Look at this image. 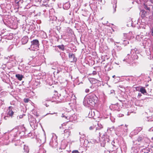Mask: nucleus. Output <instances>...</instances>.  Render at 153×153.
<instances>
[{
    "label": "nucleus",
    "mask_w": 153,
    "mask_h": 153,
    "mask_svg": "<svg viewBox=\"0 0 153 153\" xmlns=\"http://www.w3.org/2000/svg\"><path fill=\"white\" fill-rule=\"evenodd\" d=\"M97 98L96 95L94 94H91L90 96L85 97L83 102L84 105L87 107L88 105L93 106L97 102Z\"/></svg>",
    "instance_id": "1"
},
{
    "label": "nucleus",
    "mask_w": 153,
    "mask_h": 153,
    "mask_svg": "<svg viewBox=\"0 0 153 153\" xmlns=\"http://www.w3.org/2000/svg\"><path fill=\"white\" fill-rule=\"evenodd\" d=\"M31 45L29 49L31 51H35L38 49L39 48V41L37 39L33 40L31 42Z\"/></svg>",
    "instance_id": "2"
},
{
    "label": "nucleus",
    "mask_w": 153,
    "mask_h": 153,
    "mask_svg": "<svg viewBox=\"0 0 153 153\" xmlns=\"http://www.w3.org/2000/svg\"><path fill=\"white\" fill-rule=\"evenodd\" d=\"M50 145L53 148H56L58 145L57 137L55 135H53L49 143Z\"/></svg>",
    "instance_id": "3"
},
{
    "label": "nucleus",
    "mask_w": 153,
    "mask_h": 153,
    "mask_svg": "<svg viewBox=\"0 0 153 153\" xmlns=\"http://www.w3.org/2000/svg\"><path fill=\"white\" fill-rule=\"evenodd\" d=\"M69 114V113L66 112L64 114H62L61 117H65V118L67 119V120H69L70 121H75L76 119V118H73V116H69L68 115Z\"/></svg>",
    "instance_id": "4"
},
{
    "label": "nucleus",
    "mask_w": 153,
    "mask_h": 153,
    "mask_svg": "<svg viewBox=\"0 0 153 153\" xmlns=\"http://www.w3.org/2000/svg\"><path fill=\"white\" fill-rule=\"evenodd\" d=\"M71 129H72L71 128H69L68 129H65L64 131V135L66 137H68L71 133V131L70 130Z\"/></svg>",
    "instance_id": "5"
},
{
    "label": "nucleus",
    "mask_w": 153,
    "mask_h": 153,
    "mask_svg": "<svg viewBox=\"0 0 153 153\" xmlns=\"http://www.w3.org/2000/svg\"><path fill=\"white\" fill-rule=\"evenodd\" d=\"M69 57L70 59V61L71 62L76 61V59L75 58L74 55L73 53H69Z\"/></svg>",
    "instance_id": "6"
},
{
    "label": "nucleus",
    "mask_w": 153,
    "mask_h": 153,
    "mask_svg": "<svg viewBox=\"0 0 153 153\" xmlns=\"http://www.w3.org/2000/svg\"><path fill=\"white\" fill-rule=\"evenodd\" d=\"M28 41V38L27 36L23 37L21 41L23 44L26 43Z\"/></svg>",
    "instance_id": "7"
},
{
    "label": "nucleus",
    "mask_w": 153,
    "mask_h": 153,
    "mask_svg": "<svg viewBox=\"0 0 153 153\" xmlns=\"http://www.w3.org/2000/svg\"><path fill=\"white\" fill-rule=\"evenodd\" d=\"M12 107L11 106H9L8 109L7 110L8 114L10 116H12L13 114V112L12 110Z\"/></svg>",
    "instance_id": "8"
},
{
    "label": "nucleus",
    "mask_w": 153,
    "mask_h": 153,
    "mask_svg": "<svg viewBox=\"0 0 153 153\" xmlns=\"http://www.w3.org/2000/svg\"><path fill=\"white\" fill-rule=\"evenodd\" d=\"M70 5L69 2H67L65 3L63 5L64 9L67 10L70 7Z\"/></svg>",
    "instance_id": "9"
},
{
    "label": "nucleus",
    "mask_w": 153,
    "mask_h": 153,
    "mask_svg": "<svg viewBox=\"0 0 153 153\" xmlns=\"http://www.w3.org/2000/svg\"><path fill=\"white\" fill-rule=\"evenodd\" d=\"M15 76L19 81H21L24 77L22 75L19 74H16L15 75Z\"/></svg>",
    "instance_id": "10"
},
{
    "label": "nucleus",
    "mask_w": 153,
    "mask_h": 153,
    "mask_svg": "<svg viewBox=\"0 0 153 153\" xmlns=\"http://www.w3.org/2000/svg\"><path fill=\"white\" fill-rule=\"evenodd\" d=\"M96 126V131L101 129L102 128V125L100 123H98L97 125V126Z\"/></svg>",
    "instance_id": "11"
},
{
    "label": "nucleus",
    "mask_w": 153,
    "mask_h": 153,
    "mask_svg": "<svg viewBox=\"0 0 153 153\" xmlns=\"http://www.w3.org/2000/svg\"><path fill=\"white\" fill-rule=\"evenodd\" d=\"M140 92L142 94H143L146 93V89L143 87H141L140 88Z\"/></svg>",
    "instance_id": "12"
},
{
    "label": "nucleus",
    "mask_w": 153,
    "mask_h": 153,
    "mask_svg": "<svg viewBox=\"0 0 153 153\" xmlns=\"http://www.w3.org/2000/svg\"><path fill=\"white\" fill-rule=\"evenodd\" d=\"M62 94L64 97H68V94H67L66 91L65 90L63 91V92L62 93Z\"/></svg>",
    "instance_id": "13"
},
{
    "label": "nucleus",
    "mask_w": 153,
    "mask_h": 153,
    "mask_svg": "<svg viewBox=\"0 0 153 153\" xmlns=\"http://www.w3.org/2000/svg\"><path fill=\"white\" fill-rule=\"evenodd\" d=\"M137 49L136 48H135L134 49L131 50V54L132 55L134 54V52H135V54L137 53Z\"/></svg>",
    "instance_id": "14"
},
{
    "label": "nucleus",
    "mask_w": 153,
    "mask_h": 153,
    "mask_svg": "<svg viewBox=\"0 0 153 153\" xmlns=\"http://www.w3.org/2000/svg\"><path fill=\"white\" fill-rule=\"evenodd\" d=\"M24 149L26 153H28L29 151L28 147L27 146H24Z\"/></svg>",
    "instance_id": "15"
},
{
    "label": "nucleus",
    "mask_w": 153,
    "mask_h": 153,
    "mask_svg": "<svg viewBox=\"0 0 153 153\" xmlns=\"http://www.w3.org/2000/svg\"><path fill=\"white\" fill-rule=\"evenodd\" d=\"M57 47L59 49L62 50V51H63L64 50V46L63 45H58Z\"/></svg>",
    "instance_id": "16"
},
{
    "label": "nucleus",
    "mask_w": 153,
    "mask_h": 153,
    "mask_svg": "<svg viewBox=\"0 0 153 153\" xmlns=\"http://www.w3.org/2000/svg\"><path fill=\"white\" fill-rule=\"evenodd\" d=\"M114 3L115 4V5H114L113 6V7L114 8V12L116 11V8L117 7V5H116V3H117V1L116 0H114Z\"/></svg>",
    "instance_id": "17"
},
{
    "label": "nucleus",
    "mask_w": 153,
    "mask_h": 153,
    "mask_svg": "<svg viewBox=\"0 0 153 153\" xmlns=\"http://www.w3.org/2000/svg\"><path fill=\"white\" fill-rule=\"evenodd\" d=\"M95 128H96V126H94V125H93L91 126H90L89 127V129L90 130H92L94 129Z\"/></svg>",
    "instance_id": "18"
},
{
    "label": "nucleus",
    "mask_w": 153,
    "mask_h": 153,
    "mask_svg": "<svg viewBox=\"0 0 153 153\" xmlns=\"http://www.w3.org/2000/svg\"><path fill=\"white\" fill-rule=\"evenodd\" d=\"M52 69L54 70L57 69V73H58L59 72L58 70V68L57 67V65L56 66H53L52 67Z\"/></svg>",
    "instance_id": "19"
},
{
    "label": "nucleus",
    "mask_w": 153,
    "mask_h": 153,
    "mask_svg": "<svg viewBox=\"0 0 153 153\" xmlns=\"http://www.w3.org/2000/svg\"><path fill=\"white\" fill-rule=\"evenodd\" d=\"M85 137V135L84 134H82L81 135V137H80V141L81 142L82 141V138H84Z\"/></svg>",
    "instance_id": "20"
},
{
    "label": "nucleus",
    "mask_w": 153,
    "mask_h": 153,
    "mask_svg": "<svg viewBox=\"0 0 153 153\" xmlns=\"http://www.w3.org/2000/svg\"><path fill=\"white\" fill-rule=\"evenodd\" d=\"M98 81L96 79H92V83H96Z\"/></svg>",
    "instance_id": "21"
},
{
    "label": "nucleus",
    "mask_w": 153,
    "mask_h": 153,
    "mask_svg": "<svg viewBox=\"0 0 153 153\" xmlns=\"http://www.w3.org/2000/svg\"><path fill=\"white\" fill-rule=\"evenodd\" d=\"M29 99L28 98H25L24 99V102L25 103H27L29 102Z\"/></svg>",
    "instance_id": "22"
},
{
    "label": "nucleus",
    "mask_w": 153,
    "mask_h": 153,
    "mask_svg": "<svg viewBox=\"0 0 153 153\" xmlns=\"http://www.w3.org/2000/svg\"><path fill=\"white\" fill-rule=\"evenodd\" d=\"M142 129V128L141 127H139L137 128V129L138 130V132H139Z\"/></svg>",
    "instance_id": "23"
},
{
    "label": "nucleus",
    "mask_w": 153,
    "mask_h": 153,
    "mask_svg": "<svg viewBox=\"0 0 153 153\" xmlns=\"http://www.w3.org/2000/svg\"><path fill=\"white\" fill-rule=\"evenodd\" d=\"M72 153H79V152L77 150L73 151L72 152Z\"/></svg>",
    "instance_id": "24"
},
{
    "label": "nucleus",
    "mask_w": 153,
    "mask_h": 153,
    "mask_svg": "<svg viewBox=\"0 0 153 153\" xmlns=\"http://www.w3.org/2000/svg\"><path fill=\"white\" fill-rule=\"evenodd\" d=\"M140 37V36L139 35L137 36H136V39L138 40V41H140L141 40V39H139V38Z\"/></svg>",
    "instance_id": "25"
},
{
    "label": "nucleus",
    "mask_w": 153,
    "mask_h": 153,
    "mask_svg": "<svg viewBox=\"0 0 153 153\" xmlns=\"http://www.w3.org/2000/svg\"><path fill=\"white\" fill-rule=\"evenodd\" d=\"M18 131V129L17 128H15L13 129V132H17Z\"/></svg>",
    "instance_id": "26"
},
{
    "label": "nucleus",
    "mask_w": 153,
    "mask_h": 153,
    "mask_svg": "<svg viewBox=\"0 0 153 153\" xmlns=\"http://www.w3.org/2000/svg\"><path fill=\"white\" fill-rule=\"evenodd\" d=\"M85 91L87 93H88L89 91V90L88 89H86L85 90Z\"/></svg>",
    "instance_id": "27"
},
{
    "label": "nucleus",
    "mask_w": 153,
    "mask_h": 153,
    "mask_svg": "<svg viewBox=\"0 0 153 153\" xmlns=\"http://www.w3.org/2000/svg\"><path fill=\"white\" fill-rule=\"evenodd\" d=\"M114 90H111V91H110L111 94L113 93H114Z\"/></svg>",
    "instance_id": "28"
},
{
    "label": "nucleus",
    "mask_w": 153,
    "mask_h": 153,
    "mask_svg": "<svg viewBox=\"0 0 153 153\" xmlns=\"http://www.w3.org/2000/svg\"><path fill=\"white\" fill-rule=\"evenodd\" d=\"M15 1H16V3L18 4L20 1H22L23 0H15Z\"/></svg>",
    "instance_id": "29"
},
{
    "label": "nucleus",
    "mask_w": 153,
    "mask_h": 153,
    "mask_svg": "<svg viewBox=\"0 0 153 153\" xmlns=\"http://www.w3.org/2000/svg\"><path fill=\"white\" fill-rule=\"evenodd\" d=\"M93 75H95L97 74V72L96 71H94L93 72Z\"/></svg>",
    "instance_id": "30"
},
{
    "label": "nucleus",
    "mask_w": 153,
    "mask_h": 153,
    "mask_svg": "<svg viewBox=\"0 0 153 153\" xmlns=\"http://www.w3.org/2000/svg\"><path fill=\"white\" fill-rule=\"evenodd\" d=\"M142 95L141 94L139 93L138 94V97H140Z\"/></svg>",
    "instance_id": "31"
},
{
    "label": "nucleus",
    "mask_w": 153,
    "mask_h": 153,
    "mask_svg": "<svg viewBox=\"0 0 153 153\" xmlns=\"http://www.w3.org/2000/svg\"><path fill=\"white\" fill-rule=\"evenodd\" d=\"M149 131H153V128H151L150 129Z\"/></svg>",
    "instance_id": "32"
},
{
    "label": "nucleus",
    "mask_w": 153,
    "mask_h": 153,
    "mask_svg": "<svg viewBox=\"0 0 153 153\" xmlns=\"http://www.w3.org/2000/svg\"><path fill=\"white\" fill-rule=\"evenodd\" d=\"M134 56H135L134 58H136V59H137V58H138V56L137 55H135Z\"/></svg>",
    "instance_id": "33"
},
{
    "label": "nucleus",
    "mask_w": 153,
    "mask_h": 153,
    "mask_svg": "<svg viewBox=\"0 0 153 153\" xmlns=\"http://www.w3.org/2000/svg\"><path fill=\"white\" fill-rule=\"evenodd\" d=\"M8 117L5 116L4 117V119L5 120H7Z\"/></svg>",
    "instance_id": "34"
},
{
    "label": "nucleus",
    "mask_w": 153,
    "mask_h": 153,
    "mask_svg": "<svg viewBox=\"0 0 153 153\" xmlns=\"http://www.w3.org/2000/svg\"><path fill=\"white\" fill-rule=\"evenodd\" d=\"M123 116V115L122 114H120L119 115V116L120 117H122Z\"/></svg>",
    "instance_id": "35"
},
{
    "label": "nucleus",
    "mask_w": 153,
    "mask_h": 153,
    "mask_svg": "<svg viewBox=\"0 0 153 153\" xmlns=\"http://www.w3.org/2000/svg\"><path fill=\"white\" fill-rule=\"evenodd\" d=\"M17 133H16V134H15L14 135V136L16 137L17 135Z\"/></svg>",
    "instance_id": "36"
},
{
    "label": "nucleus",
    "mask_w": 153,
    "mask_h": 153,
    "mask_svg": "<svg viewBox=\"0 0 153 153\" xmlns=\"http://www.w3.org/2000/svg\"><path fill=\"white\" fill-rule=\"evenodd\" d=\"M65 152H66V153H69V152L68 151H65Z\"/></svg>",
    "instance_id": "37"
},
{
    "label": "nucleus",
    "mask_w": 153,
    "mask_h": 153,
    "mask_svg": "<svg viewBox=\"0 0 153 153\" xmlns=\"http://www.w3.org/2000/svg\"><path fill=\"white\" fill-rule=\"evenodd\" d=\"M152 36H153V29L152 30Z\"/></svg>",
    "instance_id": "38"
},
{
    "label": "nucleus",
    "mask_w": 153,
    "mask_h": 153,
    "mask_svg": "<svg viewBox=\"0 0 153 153\" xmlns=\"http://www.w3.org/2000/svg\"><path fill=\"white\" fill-rule=\"evenodd\" d=\"M121 47H119V50H121Z\"/></svg>",
    "instance_id": "39"
},
{
    "label": "nucleus",
    "mask_w": 153,
    "mask_h": 153,
    "mask_svg": "<svg viewBox=\"0 0 153 153\" xmlns=\"http://www.w3.org/2000/svg\"><path fill=\"white\" fill-rule=\"evenodd\" d=\"M115 77V75H113V76H112V77L113 78H114V77Z\"/></svg>",
    "instance_id": "40"
},
{
    "label": "nucleus",
    "mask_w": 153,
    "mask_h": 153,
    "mask_svg": "<svg viewBox=\"0 0 153 153\" xmlns=\"http://www.w3.org/2000/svg\"><path fill=\"white\" fill-rule=\"evenodd\" d=\"M141 12H145V13H146V12H145V11H143V10H142V11H141Z\"/></svg>",
    "instance_id": "41"
},
{
    "label": "nucleus",
    "mask_w": 153,
    "mask_h": 153,
    "mask_svg": "<svg viewBox=\"0 0 153 153\" xmlns=\"http://www.w3.org/2000/svg\"><path fill=\"white\" fill-rule=\"evenodd\" d=\"M147 9H148V10H149V7H147Z\"/></svg>",
    "instance_id": "42"
},
{
    "label": "nucleus",
    "mask_w": 153,
    "mask_h": 153,
    "mask_svg": "<svg viewBox=\"0 0 153 153\" xmlns=\"http://www.w3.org/2000/svg\"><path fill=\"white\" fill-rule=\"evenodd\" d=\"M99 134H100L99 135L100 136L101 135H100V133L99 132Z\"/></svg>",
    "instance_id": "43"
},
{
    "label": "nucleus",
    "mask_w": 153,
    "mask_h": 153,
    "mask_svg": "<svg viewBox=\"0 0 153 153\" xmlns=\"http://www.w3.org/2000/svg\"><path fill=\"white\" fill-rule=\"evenodd\" d=\"M32 59V58H30V59H29V60H31Z\"/></svg>",
    "instance_id": "44"
},
{
    "label": "nucleus",
    "mask_w": 153,
    "mask_h": 153,
    "mask_svg": "<svg viewBox=\"0 0 153 153\" xmlns=\"http://www.w3.org/2000/svg\"><path fill=\"white\" fill-rule=\"evenodd\" d=\"M41 150H42V151L43 150V151H44V150L43 149H42Z\"/></svg>",
    "instance_id": "45"
},
{
    "label": "nucleus",
    "mask_w": 153,
    "mask_h": 153,
    "mask_svg": "<svg viewBox=\"0 0 153 153\" xmlns=\"http://www.w3.org/2000/svg\"><path fill=\"white\" fill-rule=\"evenodd\" d=\"M79 134L80 135H81L82 134H81V133L80 132H79Z\"/></svg>",
    "instance_id": "46"
},
{
    "label": "nucleus",
    "mask_w": 153,
    "mask_h": 153,
    "mask_svg": "<svg viewBox=\"0 0 153 153\" xmlns=\"http://www.w3.org/2000/svg\"><path fill=\"white\" fill-rule=\"evenodd\" d=\"M53 114V113H51V114Z\"/></svg>",
    "instance_id": "47"
},
{
    "label": "nucleus",
    "mask_w": 153,
    "mask_h": 153,
    "mask_svg": "<svg viewBox=\"0 0 153 153\" xmlns=\"http://www.w3.org/2000/svg\"><path fill=\"white\" fill-rule=\"evenodd\" d=\"M125 61V59H124L123 60V61Z\"/></svg>",
    "instance_id": "48"
},
{
    "label": "nucleus",
    "mask_w": 153,
    "mask_h": 153,
    "mask_svg": "<svg viewBox=\"0 0 153 153\" xmlns=\"http://www.w3.org/2000/svg\"><path fill=\"white\" fill-rule=\"evenodd\" d=\"M144 153H148V152H146V153L144 152Z\"/></svg>",
    "instance_id": "49"
},
{
    "label": "nucleus",
    "mask_w": 153,
    "mask_h": 153,
    "mask_svg": "<svg viewBox=\"0 0 153 153\" xmlns=\"http://www.w3.org/2000/svg\"><path fill=\"white\" fill-rule=\"evenodd\" d=\"M125 126H126V127H127V126L126 125H125Z\"/></svg>",
    "instance_id": "50"
},
{
    "label": "nucleus",
    "mask_w": 153,
    "mask_h": 153,
    "mask_svg": "<svg viewBox=\"0 0 153 153\" xmlns=\"http://www.w3.org/2000/svg\"><path fill=\"white\" fill-rule=\"evenodd\" d=\"M53 114H56V113H54Z\"/></svg>",
    "instance_id": "51"
}]
</instances>
